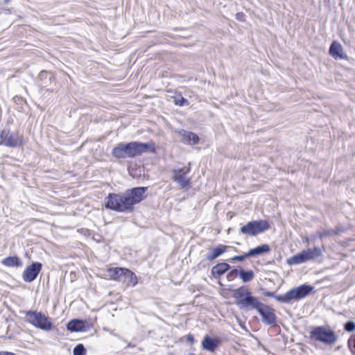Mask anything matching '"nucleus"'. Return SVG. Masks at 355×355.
<instances>
[{
	"instance_id": "f257e3e1",
	"label": "nucleus",
	"mask_w": 355,
	"mask_h": 355,
	"mask_svg": "<svg viewBox=\"0 0 355 355\" xmlns=\"http://www.w3.org/2000/svg\"><path fill=\"white\" fill-rule=\"evenodd\" d=\"M232 297L235 300V304L241 309H255L261 316V322L264 324L272 327L277 325V318L275 310L261 302L247 287L241 286L234 289L232 291Z\"/></svg>"
},
{
	"instance_id": "f03ea898",
	"label": "nucleus",
	"mask_w": 355,
	"mask_h": 355,
	"mask_svg": "<svg viewBox=\"0 0 355 355\" xmlns=\"http://www.w3.org/2000/svg\"><path fill=\"white\" fill-rule=\"evenodd\" d=\"M147 191L146 187H137L127 189L123 193H110L105 198V207L118 212H132L135 205L147 198Z\"/></svg>"
},
{
	"instance_id": "7ed1b4c3",
	"label": "nucleus",
	"mask_w": 355,
	"mask_h": 355,
	"mask_svg": "<svg viewBox=\"0 0 355 355\" xmlns=\"http://www.w3.org/2000/svg\"><path fill=\"white\" fill-rule=\"evenodd\" d=\"M155 146L153 142L131 141L118 144L112 149V155L117 159H126L139 156L146 152L155 153Z\"/></svg>"
},
{
	"instance_id": "20e7f679",
	"label": "nucleus",
	"mask_w": 355,
	"mask_h": 355,
	"mask_svg": "<svg viewBox=\"0 0 355 355\" xmlns=\"http://www.w3.org/2000/svg\"><path fill=\"white\" fill-rule=\"evenodd\" d=\"M25 320L33 327L44 331H51L53 324L51 319L41 311H27L25 312Z\"/></svg>"
},
{
	"instance_id": "39448f33",
	"label": "nucleus",
	"mask_w": 355,
	"mask_h": 355,
	"mask_svg": "<svg viewBox=\"0 0 355 355\" xmlns=\"http://www.w3.org/2000/svg\"><path fill=\"white\" fill-rule=\"evenodd\" d=\"M310 338L327 345H332L337 341V336L333 330L324 326H317L310 331Z\"/></svg>"
},
{
	"instance_id": "423d86ee",
	"label": "nucleus",
	"mask_w": 355,
	"mask_h": 355,
	"mask_svg": "<svg viewBox=\"0 0 355 355\" xmlns=\"http://www.w3.org/2000/svg\"><path fill=\"white\" fill-rule=\"evenodd\" d=\"M313 288V286L308 284L294 287L283 295L282 297H278V302L288 304L292 300H299L309 295Z\"/></svg>"
},
{
	"instance_id": "0eeeda50",
	"label": "nucleus",
	"mask_w": 355,
	"mask_h": 355,
	"mask_svg": "<svg viewBox=\"0 0 355 355\" xmlns=\"http://www.w3.org/2000/svg\"><path fill=\"white\" fill-rule=\"evenodd\" d=\"M24 145V137L18 131L11 132L4 128L0 132V146L9 148H17Z\"/></svg>"
},
{
	"instance_id": "6e6552de",
	"label": "nucleus",
	"mask_w": 355,
	"mask_h": 355,
	"mask_svg": "<svg viewBox=\"0 0 355 355\" xmlns=\"http://www.w3.org/2000/svg\"><path fill=\"white\" fill-rule=\"evenodd\" d=\"M270 227V224L266 220H252L243 225L240 233L246 236H254L261 234Z\"/></svg>"
},
{
	"instance_id": "1a4fd4ad",
	"label": "nucleus",
	"mask_w": 355,
	"mask_h": 355,
	"mask_svg": "<svg viewBox=\"0 0 355 355\" xmlns=\"http://www.w3.org/2000/svg\"><path fill=\"white\" fill-rule=\"evenodd\" d=\"M92 327L91 322L86 320L73 319L68 322L67 329L71 332H85Z\"/></svg>"
},
{
	"instance_id": "9d476101",
	"label": "nucleus",
	"mask_w": 355,
	"mask_h": 355,
	"mask_svg": "<svg viewBox=\"0 0 355 355\" xmlns=\"http://www.w3.org/2000/svg\"><path fill=\"white\" fill-rule=\"evenodd\" d=\"M42 268V264L40 262H33L24 270L22 274L23 280L28 283L33 282L40 272Z\"/></svg>"
},
{
	"instance_id": "9b49d317",
	"label": "nucleus",
	"mask_w": 355,
	"mask_h": 355,
	"mask_svg": "<svg viewBox=\"0 0 355 355\" xmlns=\"http://www.w3.org/2000/svg\"><path fill=\"white\" fill-rule=\"evenodd\" d=\"M190 171V168L183 167L178 169H173V180L177 182L182 188L188 187L190 185V179L187 178L186 175Z\"/></svg>"
},
{
	"instance_id": "f8f14e48",
	"label": "nucleus",
	"mask_w": 355,
	"mask_h": 355,
	"mask_svg": "<svg viewBox=\"0 0 355 355\" xmlns=\"http://www.w3.org/2000/svg\"><path fill=\"white\" fill-rule=\"evenodd\" d=\"M175 132L180 137V141L184 144L196 145L199 142V137L193 132L184 129L176 130Z\"/></svg>"
},
{
	"instance_id": "ddd939ff",
	"label": "nucleus",
	"mask_w": 355,
	"mask_h": 355,
	"mask_svg": "<svg viewBox=\"0 0 355 355\" xmlns=\"http://www.w3.org/2000/svg\"><path fill=\"white\" fill-rule=\"evenodd\" d=\"M329 53L335 59L347 60L348 56L344 52L342 45L337 41H334L329 47Z\"/></svg>"
},
{
	"instance_id": "4468645a",
	"label": "nucleus",
	"mask_w": 355,
	"mask_h": 355,
	"mask_svg": "<svg viewBox=\"0 0 355 355\" xmlns=\"http://www.w3.org/2000/svg\"><path fill=\"white\" fill-rule=\"evenodd\" d=\"M201 345L204 350L214 352L219 345V340L209 335H205L202 340Z\"/></svg>"
},
{
	"instance_id": "2eb2a0df",
	"label": "nucleus",
	"mask_w": 355,
	"mask_h": 355,
	"mask_svg": "<svg viewBox=\"0 0 355 355\" xmlns=\"http://www.w3.org/2000/svg\"><path fill=\"white\" fill-rule=\"evenodd\" d=\"M120 282L124 284L126 287L135 286L137 284L138 279L137 275L132 271L125 268Z\"/></svg>"
},
{
	"instance_id": "dca6fc26",
	"label": "nucleus",
	"mask_w": 355,
	"mask_h": 355,
	"mask_svg": "<svg viewBox=\"0 0 355 355\" xmlns=\"http://www.w3.org/2000/svg\"><path fill=\"white\" fill-rule=\"evenodd\" d=\"M230 268V266L225 262L218 263L212 267L211 273L215 279H218L227 272Z\"/></svg>"
},
{
	"instance_id": "f3484780",
	"label": "nucleus",
	"mask_w": 355,
	"mask_h": 355,
	"mask_svg": "<svg viewBox=\"0 0 355 355\" xmlns=\"http://www.w3.org/2000/svg\"><path fill=\"white\" fill-rule=\"evenodd\" d=\"M228 246L220 244L213 249H209L208 253L206 255L207 260L209 261L214 260L224 252H225Z\"/></svg>"
},
{
	"instance_id": "a211bd4d",
	"label": "nucleus",
	"mask_w": 355,
	"mask_h": 355,
	"mask_svg": "<svg viewBox=\"0 0 355 355\" xmlns=\"http://www.w3.org/2000/svg\"><path fill=\"white\" fill-rule=\"evenodd\" d=\"M308 261L304 250L291 257L286 261L290 266L300 264Z\"/></svg>"
},
{
	"instance_id": "6ab92c4d",
	"label": "nucleus",
	"mask_w": 355,
	"mask_h": 355,
	"mask_svg": "<svg viewBox=\"0 0 355 355\" xmlns=\"http://www.w3.org/2000/svg\"><path fill=\"white\" fill-rule=\"evenodd\" d=\"M270 251V247L268 244H262L261 245H259L254 248L250 249L247 252V256L251 257H255L258 255H261L265 253H268Z\"/></svg>"
},
{
	"instance_id": "aec40b11",
	"label": "nucleus",
	"mask_w": 355,
	"mask_h": 355,
	"mask_svg": "<svg viewBox=\"0 0 355 355\" xmlns=\"http://www.w3.org/2000/svg\"><path fill=\"white\" fill-rule=\"evenodd\" d=\"M1 263L7 267H21L23 264L17 256H9L3 259Z\"/></svg>"
},
{
	"instance_id": "412c9836",
	"label": "nucleus",
	"mask_w": 355,
	"mask_h": 355,
	"mask_svg": "<svg viewBox=\"0 0 355 355\" xmlns=\"http://www.w3.org/2000/svg\"><path fill=\"white\" fill-rule=\"evenodd\" d=\"M322 249L319 247H314L313 248H307L306 250H304L308 261L313 260L322 257Z\"/></svg>"
},
{
	"instance_id": "4be33fe9",
	"label": "nucleus",
	"mask_w": 355,
	"mask_h": 355,
	"mask_svg": "<svg viewBox=\"0 0 355 355\" xmlns=\"http://www.w3.org/2000/svg\"><path fill=\"white\" fill-rule=\"evenodd\" d=\"M125 268H110L107 270V272L109 273L110 277L111 279L121 282V278L123 277V272H124Z\"/></svg>"
},
{
	"instance_id": "5701e85b",
	"label": "nucleus",
	"mask_w": 355,
	"mask_h": 355,
	"mask_svg": "<svg viewBox=\"0 0 355 355\" xmlns=\"http://www.w3.org/2000/svg\"><path fill=\"white\" fill-rule=\"evenodd\" d=\"M38 78L42 82V85H43V87H46L50 83H51V82L54 79V77L51 73L46 71H42L39 73Z\"/></svg>"
},
{
	"instance_id": "b1692460",
	"label": "nucleus",
	"mask_w": 355,
	"mask_h": 355,
	"mask_svg": "<svg viewBox=\"0 0 355 355\" xmlns=\"http://www.w3.org/2000/svg\"><path fill=\"white\" fill-rule=\"evenodd\" d=\"M239 275L243 282L247 283L254 278V273L252 270H245L243 269H240L239 271Z\"/></svg>"
},
{
	"instance_id": "393cba45",
	"label": "nucleus",
	"mask_w": 355,
	"mask_h": 355,
	"mask_svg": "<svg viewBox=\"0 0 355 355\" xmlns=\"http://www.w3.org/2000/svg\"><path fill=\"white\" fill-rule=\"evenodd\" d=\"M87 349L84 345L79 343L73 349V355H86Z\"/></svg>"
},
{
	"instance_id": "a878e982",
	"label": "nucleus",
	"mask_w": 355,
	"mask_h": 355,
	"mask_svg": "<svg viewBox=\"0 0 355 355\" xmlns=\"http://www.w3.org/2000/svg\"><path fill=\"white\" fill-rule=\"evenodd\" d=\"M259 290H260V291H261V294L263 295H264L266 297H273V298H275L277 301H278V297H283V295H276L275 294V293H273V292L267 291L263 288H261Z\"/></svg>"
},
{
	"instance_id": "bb28decb",
	"label": "nucleus",
	"mask_w": 355,
	"mask_h": 355,
	"mask_svg": "<svg viewBox=\"0 0 355 355\" xmlns=\"http://www.w3.org/2000/svg\"><path fill=\"white\" fill-rule=\"evenodd\" d=\"M175 104L178 106H188L189 105V102L187 99L180 96L175 99Z\"/></svg>"
},
{
	"instance_id": "cd10ccee",
	"label": "nucleus",
	"mask_w": 355,
	"mask_h": 355,
	"mask_svg": "<svg viewBox=\"0 0 355 355\" xmlns=\"http://www.w3.org/2000/svg\"><path fill=\"white\" fill-rule=\"evenodd\" d=\"M344 329L347 332H353L355 331V322L349 320L345 323Z\"/></svg>"
},
{
	"instance_id": "c85d7f7f",
	"label": "nucleus",
	"mask_w": 355,
	"mask_h": 355,
	"mask_svg": "<svg viewBox=\"0 0 355 355\" xmlns=\"http://www.w3.org/2000/svg\"><path fill=\"white\" fill-rule=\"evenodd\" d=\"M239 271L237 269L234 268V269H232V270H230L227 274V279L229 280V281H232L233 280L235 277H237V275H239Z\"/></svg>"
},
{
	"instance_id": "c756f323",
	"label": "nucleus",
	"mask_w": 355,
	"mask_h": 355,
	"mask_svg": "<svg viewBox=\"0 0 355 355\" xmlns=\"http://www.w3.org/2000/svg\"><path fill=\"white\" fill-rule=\"evenodd\" d=\"M250 257L249 256H247V253H245L243 255H236L233 257L232 259H230V261H243L245 258Z\"/></svg>"
},
{
	"instance_id": "7c9ffc66",
	"label": "nucleus",
	"mask_w": 355,
	"mask_h": 355,
	"mask_svg": "<svg viewBox=\"0 0 355 355\" xmlns=\"http://www.w3.org/2000/svg\"><path fill=\"white\" fill-rule=\"evenodd\" d=\"M236 19L240 21H244L245 20V15L243 12H237L236 14Z\"/></svg>"
},
{
	"instance_id": "2f4dec72",
	"label": "nucleus",
	"mask_w": 355,
	"mask_h": 355,
	"mask_svg": "<svg viewBox=\"0 0 355 355\" xmlns=\"http://www.w3.org/2000/svg\"><path fill=\"white\" fill-rule=\"evenodd\" d=\"M187 340L191 343H193L195 341L193 336L191 334L187 335Z\"/></svg>"
},
{
	"instance_id": "473e14b6",
	"label": "nucleus",
	"mask_w": 355,
	"mask_h": 355,
	"mask_svg": "<svg viewBox=\"0 0 355 355\" xmlns=\"http://www.w3.org/2000/svg\"><path fill=\"white\" fill-rule=\"evenodd\" d=\"M329 234V232H320L319 234V237L320 239H323L324 237L328 236Z\"/></svg>"
},
{
	"instance_id": "72a5a7b5",
	"label": "nucleus",
	"mask_w": 355,
	"mask_h": 355,
	"mask_svg": "<svg viewBox=\"0 0 355 355\" xmlns=\"http://www.w3.org/2000/svg\"><path fill=\"white\" fill-rule=\"evenodd\" d=\"M5 4H8L10 0H3Z\"/></svg>"
},
{
	"instance_id": "f704fd0d",
	"label": "nucleus",
	"mask_w": 355,
	"mask_h": 355,
	"mask_svg": "<svg viewBox=\"0 0 355 355\" xmlns=\"http://www.w3.org/2000/svg\"><path fill=\"white\" fill-rule=\"evenodd\" d=\"M189 355H194L193 354H190Z\"/></svg>"
}]
</instances>
